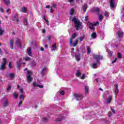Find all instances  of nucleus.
I'll return each instance as SVG.
<instances>
[{
	"label": "nucleus",
	"mask_w": 124,
	"mask_h": 124,
	"mask_svg": "<svg viewBox=\"0 0 124 124\" xmlns=\"http://www.w3.org/2000/svg\"><path fill=\"white\" fill-rule=\"evenodd\" d=\"M14 21H15L16 23H18L19 22V18H15Z\"/></svg>",
	"instance_id": "nucleus-39"
},
{
	"label": "nucleus",
	"mask_w": 124,
	"mask_h": 124,
	"mask_svg": "<svg viewBox=\"0 0 124 124\" xmlns=\"http://www.w3.org/2000/svg\"><path fill=\"white\" fill-rule=\"evenodd\" d=\"M0 54H2V52L1 51V49L0 48Z\"/></svg>",
	"instance_id": "nucleus-64"
},
{
	"label": "nucleus",
	"mask_w": 124,
	"mask_h": 124,
	"mask_svg": "<svg viewBox=\"0 0 124 124\" xmlns=\"http://www.w3.org/2000/svg\"><path fill=\"white\" fill-rule=\"evenodd\" d=\"M60 117H61V118H59L56 119V122H61V121H62V118H63V116L62 115H61Z\"/></svg>",
	"instance_id": "nucleus-30"
},
{
	"label": "nucleus",
	"mask_w": 124,
	"mask_h": 124,
	"mask_svg": "<svg viewBox=\"0 0 124 124\" xmlns=\"http://www.w3.org/2000/svg\"><path fill=\"white\" fill-rule=\"evenodd\" d=\"M51 49L52 51H57V46L56 44H54L51 47Z\"/></svg>",
	"instance_id": "nucleus-17"
},
{
	"label": "nucleus",
	"mask_w": 124,
	"mask_h": 124,
	"mask_svg": "<svg viewBox=\"0 0 124 124\" xmlns=\"http://www.w3.org/2000/svg\"><path fill=\"white\" fill-rule=\"evenodd\" d=\"M118 35L119 38H121L124 35V32L121 31H118Z\"/></svg>",
	"instance_id": "nucleus-19"
},
{
	"label": "nucleus",
	"mask_w": 124,
	"mask_h": 124,
	"mask_svg": "<svg viewBox=\"0 0 124 124\" xmlns=\"http://www.w3.org/2000/svg\"><path fill=\"white\" fill-rule=\"evenodd\" d=\"M69 44L71 47H76L77 46V44H78V40H75L73 43H72V41L71 39H69Z\"/></svg>",
	"instance_id": "nucleus-8"
},
{
	"label": "nucleus",
	"mask_w": 124,
	"mask_h": 124,
	"mask_svg": "<svg viewBox=\"0 0 124 124\" xmlns=\"http://www.w3.org/2000/svg\"><path fill=\"white\" fill-rule=\"evenodd\" d=\"M84 38H85V35L82 36L81 37H80L79 38V41H82L83 39H84Z\"/></svg>",
	"instance_id": "nucleus-38"
},
{
	"label": "nucleus",
	"mask_w": 124,
	"mask_h": 124,
	"mask_svg": "<svg viewBox=\"0 0 124 124\" xmlns=\"http://www.w3.org/2000/svg\"><path fill=\"white\" fill-rule=\"evenodd\" d=\"M4 3L6 5H8V4H9V3H10V0H3Z\"/></svg>",
	"instance_id": "nucleus-26"
},
{
	"label": "nucleus",
	"mask_w": 124,
	"mask_h": 124,
	"mask_svg": "<svg viewBox=\"0 0 124 124\" xmlns=\"http://www.w3.org/2000/svg\"><path fill=\"white\" fill-rule=\"evenodd\" d=\"M12 66H11V62H10L9 63V68H11Z\"/></svg>",
	"instance_id": "nucleus-56"
},
{
	"label": "nucleus",
	"mask_w": 124,
	"mask_h": 124,
	"mask_svg": "<svg viewBox=\"0 0 124 124\" xmlns=\"http://www.w3.org/2000/svg\"><path fill=\"white\" fill-rule=\"evenodd\" d=\"M21 12H23V13H26V11H27V8L25 7H23L21 9Z\"/></svg>",
	"instance_id": "nucleus-24"
},
{
	"label": "nucleus",
	"mask_w": 124,
	"mask_h": 124,
	"mask_svg": "<svg viewBox=\"0 0 124 124\" xmlns=\"http://www.w3.org/2000/svg\"><path fill=\"white\" fill-rule=\"evenodd\" d=\"M23 22L24 23V25H28V21H27V18H25L24 19Z\"/></svg>",
	"instance_id": "nucleus-37"
},
{
	"label": "nucleus",
	"mask_w": 124,
	"mask_h": 124,
	"mask_svg": "<svg viewBox=\"0 0 124 124\" xmlns=\"http://www.w3.org/2000/svg\"><path fill=\"white\" fill-rule=\"evenodd\" d=\"M30 60H31V58L30 57H26L25 58V60L26 61V62L30 61Z\"/></svg>",
	"instance_id": "nucleus-46"
},
{
	"label": "nucleus",
	"mask_w": 124,
	"mask_h": 124,
	"mask_svg": "<svg viewBox=\"0 0 124 124\" xmlns=\"http://www.w3.org/2000/svg\"><path fill=\"white\" fill-rule=\"evenodd\" d=\"M99 90L100 91H101V92H103V89H101V88H100L99 89Z\"/></svg>",
	"instance_id": "nucleus-62"
},
{
	"label": "nucleus",
	"mask_w": 124,
	"mask_h": 124,
	"mask_svg": "<svg viewBox=\"0 0 124 124\" xmlns=\"http://www.w3.org/2000/svg\"><path fill=\"white\" fill-rule=\"evenodd\" d=\"M22 103H23V102L22 101H20L19 104H18V106L20 107V106H21V105H22Z\"/></svg>",
	"instance_id": "nucleus-51"
},
{
	"label": "nucleus",
	"mask_w": 124,
	"mask_h": 124,
	"mask_svg": "<svg viewBox=\"0 0 124 124\" xmlns=\"http://www.w3.org/2000/svg\"><path fill=\"white\" fill-rule=\"evenodd\" d=\"M99 17V20H100V21L101 22V21H102V20H103V16H102V14L99 15L98 16Z\"/></svg>",
	"instance_id": "nucleus-28"
},
{
	"label": "nucleus",
	"mask_w": 124,
	"mask_h": 124,
	"mask_svg": "<svg viewBox=\"0 0 124 124\" xmlns=\"http://www.w3.org/2000/svg\"><path fill=\"white\" fill-rule=\"evenodd\" d=\"M95 13H96V14H98V13H99V8H97L94 10Z\"/></svg>",
	"instance_id": "nucleus-40"
},
{
	"label": "nucleus",
	"mask_w": 124,
	"mask_h": 124,
	"mask_svg": "<svg viewBox=\"0 0 124 124\" xmlns=\"http://www.w3.org/2000/svg\"><path fill=\"white\" fill-rule=\"evenodd\" d=\"M9 42H10V47L12 50H13L14 48L13 47V45H14V41L12 39H9Z\"/></svg>",
	"instance_id": "nucleus-11"
},
{
	"label": "nucleus",
	"mask_w": 124,
	"mask_h": 124,
	"mask_svg": "<svg viewBox=\"0 0 124 124\" xmlns=\"http://www.w3.org/2000/svg\"><path fill=\"white\" fill-rule=\"evenodd\" d=\"M33 86L35 88H37V87H38L39 88H40L41 89H43V88H44V86L43 85H39V84H37V83H36V82H33Z\"/></svg>",
	"instance_id": "nucleus-12"
},
{
	"label": "nucleus",
	"mask_w": 124,
	"mask_h": 124,
	"mask_svg": "<svg viewBox=\"0 0 124 124\" xmlns=\"http://www.w3.org/2000/svg\"><path fill=\"white\" fill-rule=\"evenodd\" d=\"M15 43L16 45H17L19 48H21V47H22V46H21V42H20V40H16Z\"/></svg>",
	"instance_id": "nucleus-15"
},
{
	"label": "nucleus",
	"mask_w": 124,
	"mask_h": 124,
	"mask_svg": "<svg viewBox=\"0 0 124 124\" xmlns=\"http://www.w3.org/2000/svg\"><path fill=\"white\" fill-rule=\"evenodd\" d=\"M111 116H112V112H111V111H109L108 112V117H111Z\"/></svg>",
	"instance_id": "nucleus-53"
},
{
	"label": "nucleus",
	"mask_w": 124,
	"mask_h": 124,
	"mask_svg": "<svg viewBox=\"0 0 124 124\" xmlns=\"http://www.w3.org/2000/svg\"><path fill=\"white\" fill-rule=\"evenodd\" d=\"M87 53L91 54V52H92V51L91 50V47L89 46H87Z\"/></svg>",
	"instance_id": "nucleus-27"
},
{
	"label": "nucleus",
	"mask_w": 124,
	"mask_h": 124,
	"mask_svg": "<svg viewBox=\"0 0 124 124\" xmlns=\"http://www.w3.org/2000/svg\"><path fill=\"white\" fill-rule=\"evenodd\" d=\"M48 70V68L44 67L42 69V71H41V74L42 75H44V74H45L46 73V72H47Z\"/></svg>",
	"instance_id": "nucleus-13"
},
{
	"label": "nucleus",
	"mask_w": 124,
	"mask_h": 124,
	"mask_svg": "<svg viewBox=\"0 0 124 124\" xmlns=\"http://www.w3.org/2000/svg\"><path fill=\"white\" fill-rule=\"evenodd\" d=\"M7 62V60L5 58L3 59V62L0 66V70H3L5 69V64Z\"/></svg>",
	"instance_id": "nucleus-6"
},
{
	"label": "nucleus",
	"mask_w": 124,
	"mask_h": 124,
	"mask_svg": "<svg viewBox=\"0 0 124 124\" xmlns=\"http://www.w3.org/2000/svg\"><path fill=\"white\" fill-rule=\"evenodd\" d=\"M85 94H88V93H89V87L87 86H85Z\"/></svg>",
	"instance_id": "nucleus-25"
},
{
	"label": "nucleus",
	"mask_w": 124,
	"mask_h": 124,
	"mask_svg": "<svg viewBox=\"0 0 124 124\" xmlns=\"http://www.w3.org/2000/svg\"><path fill=\"white\" fill-rule=\"evenodd\" d=\"M3 105L4 106H5V107H6V106H8V101H7V99L6 98L4 99Z\"/></svg>",
	"instance_id": "nucleus-18"
},
{
	"label": "nucleus",
	"mask_w": 124,
	"mask_h": 124,
	"mask_svg": "<svg viewBox=\"0 0 124 124\" xmlns=\"http://www.w3.org/2000/svg\"><path fill=\"white\" fill-rule=\"evenodd\" d=\"M76 36H77V34L76 33H74L72 34L71 38L69 39H71L72 41L73 39H74V38L76 37Z\"/></svg>",
	"instance_id": "nucleus-23"
},
{
	"label": "nucleus",
	"mask_w": 124,
	"mask_h": 124,
	"mask_svg": "<svg viewBox=\"0 0 124 124\" xmlns=\"http://www.w3.org/2000/svg\"><path fill=\"white\" fill-rule=\"evenodd\" d=\"M6 13H7V14H8V15H9V14H10V13H11V11L10 9H7L6 11Z\"/></svg>",
	"instance_id": "nucleus-33"
},
{
	"label": "nucleus",
	"mask_w": 124,
	"mask_h": 124,
	"mask_svg": "<svg viewBox=\"0 0 124 124\" xmlns=\"http://www.w3.org/2000/svg\"><path fill=\"white\" fill-rule=\"evenodd\" d=\"M43 120L44 122H48L49 119L47 117H44L43 118Z\"/></svg>",
	"instance_id": "nucleus-36"
},
{
	"label": "nucleus",
	"mask_w": 124,
	"mask_h": 124,
	"mask_svg": "<svg viewBox=\"0 0 124 124\" xmlns=\"http://www.w3.org/2000/svg\"><path fill=\"white\" fill-rule=\"evenodd\" d=\"M0 12H1V13H3V8L1 7H0Z\"/></svg>",
	"instance_id": "nucleus-50"
},
{
	"label": "nucleus",
	"mask_w": 124,
	"mask_h": 124,
	"mask_svg": "<svg viewBox=\"0 0 124 124\" xmlns=\"http://www.w3.org/2000/svg\"><path fill=\"white\" fill-rule=\"evenodd\" d=\"M19 92L21 93L20 96H19V99L23 100L24 98H25V95H24V91L22 88L19 89Z\"/></svg>",
	"instance_id": "nucleus-9"
},
{
	"label": "nucleus",
	"mask_w": 124,
	"mask_h": 124,
	"mask_svg": "<svg viewBox=\"0 0 124 124\" xmlns=\"http://www.w3.org/2000/svg\"><path fill=\"white\" fill-rule=\"evenodd\" d=\"M91 37L92 39H95L96 38V33L95 32H93L91 34Z\"/></svg>",
	"instance_id": "nucleus-21"
},
{
	"label": "nucleus",
	"mask_w": 124,
	"mask_h": 124,
	"mask_svg": "<svg viewBox=\"0 0 124 124\" xmlns=\"http://www.w3.org/2000/svg\"><path fill=\"white\" fill-rule=\"evenodd\" d=\"M111 111H112V112L114 113V114H115V110L114 109H113V108H111Z\"/></svg>",
	"instance_id": "nucleus-58"
},
{
	"label": "nucleus",
	"mask_w": 124,
	"mask_h": 124,
	"mask_svg": "<svg viewBox=\"0 0 124 124\" xmlns=\"http://www.w3.org/2000/svg\"><path fill=\"white\" fill-rule=\"evenodd\" d=\"M60 94H62V95H63V94H64V91L62 90L60 91Z\"/></svg>",
	"instance_id": "nucleus-45"
},
{
	"label": "nucleus",
	"mask_w": 124,
	"mask_h": 124,
	"mask_svg": "<svg viewBox=\"0 0 124 124\" xmlns=\"http://www.w3.org/2000/svg\"><path fill=\"white\" fill-rule=\"evenodd\" d=\"M118 58H119V59H122V58H123V56L122 55V54L118 53Z\"/></svg>",
	"instance_id": "nucleus-42"
},
{
	"label": "nucleus",
	"mask_w": 124,
	"mask_h": 124,
	"mask_svg": "<svg viewBox=\"0 0 124 124\" xmlns=\"http://www.w3.org/2000/svg\"><path fill=\"white\" fill-rule=\"evenodd\" d=\"M45 32H46V30H45V29H44V30H43V33H45Z\"/></svg>",
	"instance_id": "nucleus-61"
},
{
	"label": "nucleus",
	"mask_w": 124,
	"mask_h": 124,
	"mask_svg": "<svg viewBox=\"0 0 124 124\" xmlns=\"http://www.w3.org/2000/svg\"><path fill=\"white\" fill-rule=\"evenodd\" d=\"M50 13H53V8H52V7L50 8Z\"/></svg>",
	"instance_id": "nucleus-59"
},
{
	"label": "nucleus",
	"mask_w": 124,
	"mask_h": 124,
	"mask_svg": "<svg viewBox=\"0 0 124 124\" xmlns=\"http://www.w3.org/2000/svg\"><path fill=\"white\" fill-rule=\"evenodd\" d=\"M74 13V9H71L70 11V20H71L72 22H73V23H74L75 26L76 28H77L76 30L79 31V28H80V26H81L82 23L80 22V20L76 18L75 16H74L72 18V16H73Z\"/></svg>",
	"instance_id": "nucleus-1"
},
{
	"label": "nucleus",
	"mask_w": 124,
	"mask_h": 124,
	"mask_svg": "<svg viewBox=\"0 0 124 124\" xmlns=\"http://www.w3.org/2000/svg\"><path fill=\"white\" fill-rule=\"evenodd\" d=\"M12 87L11 85H9L7 88V92H10L11 91Z\"/></svg>",
	"instance_id": "nucleus-34"
},
{
	"label": "nucleus",
	"mask_w": 124,
	"mask_h": 124,
	"mask_svg": "<svg viewBox=\"0 0 124 124\" xmlns=\"http://www.w3.org/2000/svg\"><path fill=\"white\" fill-rule=\"evenodd\" d=\"M104 15L106 18L109 17V15H108V13H107V12H105L104 13Z\"/></svg>",
	"instance_id": "nucleus-35"
},
{
	"label": "nucleus",
	"mask_w": 124,
	"mask_h": 124,
	"mask_svg": "<svg viewBox=\"0 0 124 124\" xmlns=\"http://www.w3.org/2000/svg\"><path fill=\"white\" fill-rule=\"evenodd\" d=\"M110 6L111 8H114V7H115L114 0H110Z\"/></svg>",
	"instance_id": "nucleus-14"
},
{
	"label": "nucleus",
	"mask_w": 124,
	"mask_h": 124,
	"mask_svg": "<svg viewBox=\"0 0 124 124\" xmlns=\"http://www.w3.org/2000/svg\"><path fill=\"white\" fill-rule=\"evenodd\" d=\"M27 53L28 54V55L30 56H31L32 55V53H31V47L29 48L28 49H27Z\"/></svg>",
	"instance_id": "nucleus-22"
},
{
	"label": "nucleus",
	"mask_w": 124,
	"mask_h": 124,
	"mask_svg": "<svg viewBox=\"0 0 124 124\" xmlns=\"http://www.w3.org/2000/svg\"><path fill=\"white\" fill-rule=\"evenodd\" d=\"M51 37H52V36H49L47 37V39L48 40H49V41H50V39H51Z\"/></svg>",
	"instance_id": "nucleus-55"
},
{
	"label": "nucleus",
	"mask_w": 124,
	"mask_h": 124,
	"mask_svg": "<svg viewBox=\"0 0 124 124\" xmlns=\"http://www.w3.org/2000/svg\"><path fill=\"white\" fill-rule=\"evenodd\" d=\"M76 75L77 76H80L81 75V73L79 71H78L76 73Z\"/></svg>",
	"instance_id": "nucleus-41"
},
{
	"label": "nucleus",
	"mask_w": 124,
	"mask_h": 124,
	"mask_svg": "<svg viewBox=\"0 0 124 124\" xmlns=\"http://www.w3.org/2000/svg\"><path fill=\"white\" fill-rule=\"evenodd\" d=\"M93 58L95 62L91 65V66L92 68H96V67H97V65H99V64H100V60H102L103 58L102 56L95 54L93 55Z\"/></svg>",
	"instance_id": "nucleus-2"
},
{
	"label": "nucleus",
	"mask_w": 124,
	"mask_h": 124,
	"mask_svg": "<svg viewBox=\"0 0 124 124\" xmlns=\"http://www.w3.org/2000/svg\"><path fill=\"white\" fill-rule=\"evenodd\" d=\"M87 8H88V5L87 4H84L82 5V8H81V11L82 12V14H84L86 12V10H87Z\"/></svg>",
	"instance_id": "nucleus-10"
},
{
	"label": "nucleus",
	"mask_w": 124,
	"mask_h": 124,
	"mask_svg": "<svg viewBox=\"0 0 124 124\" xmlns=\"http://www.w3.org/2000/svg\"><path fill=\"white\" fill-rule=\"evenodd\" d=\"M35 64H36V63H35V62H33L32 63V66H34V65H35Z\"/></svg>",
	"instance_id": "nucleus-57"
},
{
	"label": "nucleus",
	"mask_w": 124,
	"mask_h": 124,
	"mask_svg": "<svg viewBox=\"0 0 124 124\" xmlns=\"http://www.w3.org/2000/svg\"><path fill=\"white\" fill-rule=\"evenodd\" d=\"M111 100H112V97L111 96H109L108 99L106 100V103L107 104H109L110 102H111Z\"/></svg>",
	"instance_id": "nucleus-20"
},
{
	"label": "nucleus",
	"mask_w": 124,
	"mask_h": 124,
	"mask_svg": "<svg viewBox=\"0 0 124 124\" xmlns=\"http://www.w3.org/2000/svg\"><path fill=\"white\" fill-rule=\"evenodd\" d=\"M21 64H22V62H21V60L17 62V67H20L21 66Z\"/></svg>",
	"instance_id": "nucleus-29"
},
{
	"label": "nucleus",
	"mask_w": 124,
	"mask_h": 124,
	"mask_svg": "<svg viewBox=\"0 0 124 124\" xmlns=\"http://www.w3.org/2000/svg\"><path fill=\"white\" fill-rule=\"evenodd\" d=\"M71 52H74V48H72V51Z\"/></svg>",
	"instance_id": "nucleus-63"
},
{
	"label": "nucleus",
	"mask_w": 124,
	"mask_h": 124,
	"mask_svg": "<svg viewBox=\"0 0 124 124\" xmlns=\"http://www.w3.org/2000/svg\"><path fill=\"white\" fill-rule=\"evenodd\" d=\"M107 51L108 53V54L109 55V57H111L112 56V52H111V51H110L109 49H107Z\"/></svg>",
	"instance_id": "nucleus-32"
},
{
	"label": "nucleus",
	"mask_w": 124,
	"mask_h": 124,
	"mask_svg": "<svg viewBox=\"0 0 124 124\" xmlns=\"http://www.w3.org/2000/svg\"><path fill=\"white\" fill-rule=\"evenodd\" d=\"M72 57H75L77 62H79L81 60V55L80 54H76V52L74 51L71 52Z\"/></svg>",
	"instance_id": "nucleus-5"
},
{
	"label": "nucleus",
	"mask_w": 124,
	"mask_h": 124,
	"mask_svg": "<svg viewBox=\"0 0 124 124\" xmlns=\"http://www.w3.org/2000/svg\"><path fill=\"white\" fill-rule=\"evenodd\" d=\"M74 96L75 99L78 101L81 100V99L83 98V96L82 95V94L79 93H75L74 94Z\"/></svg>",
	"instance_id": "nucleus-7"
},
{
	"label": "nucleus",
	"mask_w": 124,
	"mask_h": 124,
	"mask_svg": "<svg viewBox=\"0 0 124 124\" xmlns=\"http://www.w3.org/2000/svg\"><path fill=\"white\" fill-rule=\"evenodd\" d=\"M52 7H53L54 8H56L57 7V5H56V4H53L52 5Z\"/></svg>",
	"instance_id": "nucleus-54"
},
{
	"label": "nucleus",
	"mask_w": 124,
	"mask_h": 124,
	"mask_svg": "<svg viewBox=\"0 0 124 124\" xmlns=\"http://www.w3.org/2000/svg\"><path fill=\"white\" fill-rule=\"evenodd\" d=\"M50 7V5H47L46 7V8H49Z\"/></svg>",
	"instance_id": "nucleus-60"
},
{
	"label": "nucleus",
	"mask_w": 124,
	"mask_h": 124,
	"mask_svg": "<svg viewBox=\"0 0 124 124\" xmlns=\"http://www.w3.org/2000/svg\"><path fill=\"white\" fill-rule=\"evenodd\" d=\"M27 82L28 83H31L32 81V78H31V75H32V72L31 71H27Z\"/></svg>",
	"instance_id": "nucleus-4"
},
{
	"label": "nucleus",
	"mask_w": 124,
	"mask_h": 124,
	"mask_svg": "<svg viewBox=\"0 0 124 124\" xmlns=\"http://www.w3.org/2000/svg\"><path fill=\"white\" fill-rule=\"evenodd\" d=\"M14 97L15 98H17L18 97V94L14 93Z\"/></svg>",
	"instance_id": "nucleus-48"
},
{
	"label": "nucleus",
	"mask_w": 124,
	"mask_h": 124,
	"mask_svg": "<svg viewBox=\"0 0 124 124\" xmlns=\"http://www.w3.org/2000/svg\"><path fill=\"white\" fill-rule=\"evenodd\" d=\"M44 20H46V25L49 26V21L48 20H47V19H46V18H45V17H44Z\"/></svg>",
	"instance_id": "nucleus-43"
},
{
	"label": "nucleus",
	"mask_w": 124,
	"mask_h": 124,
	"mask_svg": "<svg viewBox=\"0 0 124 124\" xmlns=\"http://www.w3.org/2000/svg\"><path fill=\"white\" fill-rule=\"evenodd\" d=\"M69 2H70V4H73V2H74V0H69Z\"/></svg>",
	"instance_id": "nucleus-47"
},
{
	"label": "nucleus",
	"mask_w": 124,
	"mask_h": 124,
	"mask_svg": "<svg viewBox=\"0 0 124 124\" xmlns=\"http://www.w3.org/2000/svg\"><path fill=\"white\" fill-rule=\"evenodd\" d=\"M87 24V26H88L90 29L92 30L93 31H94V30L95 29L94 27H97V26L99 25V22L98 21L93 22V23H92L90 22H88Z\"/></svg>",
	"instance_id": "nucleus-3"
},
{
	"label": "nucleus",
	"mask_w": 124,
	"mask_h": 124,
	"mask_svg": "<svg viewBox=\"0 0 124 124\" xmlns=\"http://www.w3.org/2000/svg\"><path fill=\"white\" fill-rule=\"evenodd\" d=\"M88 20H89L88 16H86L85 17V21H88Z\"/></svg>",
	"instance_id": "nucleus-52"
},
{
	"label": "nucleus",
	"mask_w": 124,
	"mask_h": 124,
	"mask_svg": "<svg viewBox=\"0 0 124 124\" xmlns=\"http://www.w3.org/2000/svg\"><path fill=\"white\" fill-rule=\"evenodd\" d=\"M14 76H15V75L13 73H11L9 74L10 79H13L14 78Z\"/></svg>",
	"instance_id": "nucleus-31"
},
{
	"label": "nucleus",
	"mask_w": 124,
	"mask_h": 124,
	"mask_svg": "<svg viewBox=\"0 0 124 124\" xmlns=\"http://www.w3.org/2000/svg\"><path fill=\"white\" fill-rule=\"evenodd\" d=\"M117 61H118V59L115 58V60L112 62V63H115L116 62H117Z\"/></svg>",
	"instance_id": "nucleus-49"
},
{
	"label": "nucleus",
	"mask_w": 124,
	"mask_h": 124,
	"mask_svg": "<svg viewBox=\"0 0 124 124\" xmlns=\"http://www.w3.org/2000/svg\"><path fill=\"white\" fill-rule=\"evenodd\" d=\"M85 78H86V75L85 74L82 75V76L80 77V78L82 79Z\"/></svg>",
	"instance_id": "nucleus-44"
},
{
	"label": "nucleus",
	"mask_w": 124,
	"mask_h": 124,
	"mask_svg": "<svg viewBox=\"0 0 124 124\" xmlns=\"http://www.w3.org/2000/svg\"><path fill=\"white\" fill-rule=\"evenodd\" d=\"M115 88H114V92L116 95H117V93H119V88L118 87V85H115Z\"/></svg>",
	"instance_id": "nucleus-16"
}]
</instances>
